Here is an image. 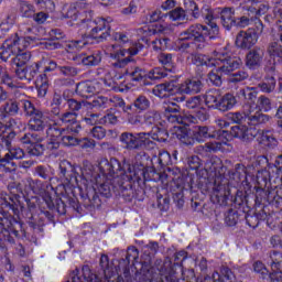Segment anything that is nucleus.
Instances as JSON below:
<instances>
[{"instance_id": "864d4df0", "label": "nucleus", "mask_w": 282, "mask_h": 282, "mask_svg": "<svg viewBox=\"0 0 282 282\" xmlns=\"http://www.w3.org/2000/svg\"><path fill=\"white\" fill-rule=\"evenodd\" d=\"M160 63L163 65L166 72L175 74V64L173 63V54L171 53H162L160 55Z\"/></svg>"}, {"instance_id": "4c0bfd02", "label": "nucleus", "mask_w": 282, "mask_h": 282, "mask_svg": "<svg viewBox=\"0 0 282 282\" xmlns=\"http://www.w3.org/2000/svg\"><path fill=\"white\" fill-rule=\"evenodd\" d=\"M221 98V94H219L218 89H210L205 95V105L208 109H217L219 107V99Z\"/></svg>"}, {"instance_id": "a19ab883", "label": "nucleus", "mask_w": 282, "mask_h": 282, "mask_svg": "<svg viewBox=\"0 0 282 282\" xmlns=\"http://www.w3.org/2000/svg\"><path fill=\"white\" fill-rule=\"evenodd\" d=\"M274 206L278 210H282V197L279 196L276 189H267L265 206Z\"/></svg>"}, {"instance_id": "aec40b11", "label": "nucleus", "mask_w": 282, "mask_h": 282, "mask_svg": "<svg viewBox=\"0 0 282 282\" xmlns=\"http://www.w3.org/2000/svg\"><path fill=\"white\" fill-rule=\"evenodd\" d=\"M36 41V37L32 36H19V33H14L9 39H7V47H12L14 54H19V52H24L26 47H30V42Z\"/></svg>"}, {"instance_id": "ea45409f", "label": "nucleus", "mask_w": 282, "mask_h": 282, "mask_svg": "<svg viewBox=\"0 0 282 282\" xmlns=\"http://www.w3.org/2000/svg\"><path fill=\"white\" fill-rule=\"evenodd\" d=\"M18 8L22 19H32L34 17V12H36L34 4L26 0H20Z\"/></svg>"}, {"instance_id": "20e7f679", "label": "nucleus", "mask_w": 282, "mask_h": 282, "mask_svg": "<svg viewBox=\"0 0 282 282\" xmlns=\"http://www.w3.org/2000/svg\"><path fill=\"white\" fill-rule=\"evenodd\" d=\"M113 193L116 195L118 193V184L116 183V180H112V182L107 181L101 183L97 188L88 186L85 192H80L83 206L89 213L100 210L102 204H107V199H111V197H113Z\"/></svg>"}, {"instance_id": "5701e85b", "label": "nucleus", "mask_w": 282, "mask_h": 282, "mask_svg": "<svg viewBox=\"0 0 282 282\" xmlns=\"http://www.w3.org/2000/svg\"><path fill=\"white\" fill-rule=\"evenodd\" d=\"M130 176L133 182L138 183V186H140V182H151L149 167L144 166L142 163H132Z\"/></svg>"}, {"instance_id": "423d86ee", "label": "nucleus", "mask_w": 282, "mask_h": 282, "mask_svg": "<svg viewBox=\"0 0 282 282\" xmlns=\"http://www.w3.org/2000/svg\"><path fill=\"white\" fill-rule=\"evenodd\" d=\"M155 91L159 93V96H162V91H165L167 96H177L178 94L180 97L174 98V100L184 102V100H186L184 94H202V91H204V83L197 77L186 79L182 84H180L177 79H172L156 85Z\"/></svg>"}, {"instance_id": "603ef678", "label": "nucleus", "mask_w": 282, "mask_h": 282, "mask_svg": "<svg viewBox=\"0 0 282 282\" xmlns=\"http://www.w3.org/2000/svg\"><path fill=\"white\" fill-rule=\"evenodd\" d=\"M270 265L273 272H282V252L281 251H270Z\"/></svg>"}, {"instance_id": "de8ad7c7", "label": "nucleus", "mask_w": 282, "mask_h": 282, "mask_svg": "<svg viewBox=\"0 0 282 282\" xmlns=\"http://www.w3.org/2000/svg\"><path fill=\"white\" fill-rule=\"evenodd\" d=\"M160 120H162V115L158 110H150L143 116V124L147 127H158Z\"/></svg>"}, {"instance_id": "09e8293b", "label": "nucleus", "mask_w": 282, "mask_h": 282, "mask_svg": "<svg viewBox=\"0 0 282 282\" xmlns=\"http://www.w3.org/2000/svg\"><path fill=\"white\" fill-rule=\"evenodd\" d=\"M132 106L134 108V113H142V111H147V109L151 107V101L147 96L139 95L132 102Z\"/></svg>"}, {"instance_id": "c03bdc74", "label": "nucleus", "mask_w": 282, "mask_h": 282, "mask_svg": "<svg viewBox=\"0 0 282 282\" xmlns=\"http://www.w3.org/2000/svg\"><path fill=\"white\" fill-rule=\"evenodd\" d=\"M274 177L272 170H261L258 171L256 176V182L258 187L267 188L270 181Z\"/></svg>"}, {"instance_id": "c756f323", "label": "nucleus", "mask_w": 282, "mask_h": 282, "mask_svg": "<svg viewBox=\"0 0 282 282\" xmlns=\"http://www.w3.org/2000/svg\"><path fill=\"white\" fill-rule=\"evenodd\" d=\"M46 127L47 123L45 122V115H43V111H36V113L31 116V119L29 120V129L31 131H44Z\"/></svg>"}, {"instance_id": "9d476101", "label": "nucleus", "mask_w": 282, "mask_h": 282, "mask_svg": "<svg viewBox=\"0 0 282 282\" xmlns=\"http://www.w3.org/2000/svg\"><path fill=\"white\" fill-rule=\"evenodd\" d=\"M119 142L127 151H142L155 147V142L151 140V132H122Z\"/></svg>"}, {"instance_id": "7c9ffc66", "label": "nucleus", "mask_w": 282, "mask_h": 282, "mask_svg": "<svg viewBox=\"0 0 282 282\" xmlns=\"http://www.w3.org/2000/svg\"><path fill=\"white\" fill-rule=\"evenodd\" d=\"M123 76H128V80L131 83H142V85H147V70L138 66H135L133 70H129V68L126 69Z\"/></svg>"}, {"instance_id": "39448f33", "label": "nucleus", "mask_w": 282, "mask_h": 282, "mask_svg": "<svg viewBox=\"0 0 282 282\" xmlns=\"http://www.w3.org/2000/svg\"><path fill=\"white\" fill-rule=\"evenodd\" d=\"M67 208H72L75 213L83 215V206L78 202V198L70 196H63V198H56L55 204L52 196L43 198V202L39 204V210L50 224L56 225L54 213H57L61 217L67 215Z\"/></svg>"}, {"instance_id": "c9c22d12", "label": "nucleus", "mask_w": 282, "mask_h": 282, "mask_svg": "<svg viewBox=\"0 0 282 282\" xmlns=\"http://www.w3.org/2000/svg\"><path fill=\"white\" fill-rule=\"evenodd\" d=\"M239 98H243L248 102V105H256L257 96H259V90L256 87H246L241 88L238 91Z\"/></svg>"}, {"instance_id": "37998d69", "label": "nucleus", "mask_w": 282, "mask_h": 282, "mask_svg": "<svg viewBox=\"0 0 282 282\" xmlns=\"http://www.w3.org/2000/svg\"><path fill=\"white\" fill-rule=\"evenodd\" d=\"M191 279H178L177 272L174 270H171L169 274H166L164 278L161 279V282H202V279L195 276V271H191Z\"/></svg>"}, {"instance_id": "ddd939ff", "label": "nucleus", "mask_w": 282, "mask_h": 282, "mask_svg": "<svg viewBox=\"0 0 282 282\" xmlns=\"http://www.w3.org/2000/svg\"><path fill=\"white\" fill-rule=\"evenodd\" d=\"M115 184H117V195H120L124 202H133V199L142 202L144 189L140 185L137 188L133 186L135 182L131 180V175L123 181L115 180Z\"/></svg>"}, {"instance_id": "6e6d98bb", "label": "nucleus", "mask_w": 282, "mask_h": 282, "mask_svg": "<svg viewBox=\"0 0 282 282\" xmlns=\"http://www.w3.org/2000/svg\"><path fill=\"white\" fill-rule=\"evenodd\" d=\"M232 138H237L232 132V126L230 127V130H214V135H212L213 140H226L227 142L232 140Z\"/></svg>"}, {"instance_id": "4468645a", "label": "nucleus", "mask_w": 282, "mask_h": 282, "mask_svg": "<svg viewBox=\"0 0 282 282\" xmlns=\"http://www.w3.org/2000/svg\"><path fill=\"white\" fill-rule=\"evenodd\" d=\"M263 33V23L259 22L256 28H249L247 31H240L235 41L236 47L239 50H252L259 41V35Z\"/></svg>"}, {"instance_id": "e2e57ef3", "label": "nucleus", "mask_w": 282, "mask_h": 282, "mask_svg": "<svg viewBox=\"0 0 282 282\" xmlns=\"http://www.w3.org/2000/svg\"><path fill=\"white\" fill-rule=\"evenodd\" d=\"M10 43H8V40L3 42V44L0 46V61H3V63H8V59L10 56H14V48H12Z\"/></svg>"}, {"instance_id": "e433bc0d", "label": "nucleus", "mask_w": 282, "mask_h": 282, "mask_svg": "<svg viewBox=\"0 0 282 282\" xmlns=\"http://www.w3.org/2000/svg\"><path fill=\"white\" fill-rule=\"evenodd\" d=\"M30 58H32V53L28 51H21L14 53V57L12 58L13 65H15L17 69H23L28 63H30Z\"/></svg>"}, {"instance_id": "f704fd0d", "label": "nucleus", "mask_w": 282, "mask_h": 282, "mask_svg": "<svg viewBox=\"0 0 282 282\" xmlns=\"http://www.w3.org/2000/svg\"><path fill=\"white\" fill-rule=\"evenodd\" d=\"M235 105H237V97L230 93H227L224 96H220L217 110L223 112L230 111Z\"/></svg>"}, {"instance_id": "7ed1b4c3", "label": "nucleus", "mask_w": 282, "mask_h": 282, "mask_svg": "<svg viewBox=\"0 0 282 282\" xmlns=\"http://www.w3.org/2000/svg\"><path fill=\"white\" fill-rule=\"evenodd\" d=\"M256 3L257 2H251V6H242V10L247 11V15H242L240 18L235 17L234 7L218 8L216 9V14L218 19H220L223 28H225L228 32H230V30H232L234 28H248V25H250V21H258L259 25V23H261L259 17L265 13L268 7L265 4H261V7L257 9V7H254Z\"/></svg>"}, {"instance_id": "69168bd1", "label": "nucleus", "mask_w": 282, "mask_h": 282, "mask_svg": "<svg viewBox=\"0 0 282 282\" xmlns=\"http://www.w3.org/2000/svg\"><path fill=\"white\" fill-rule=\"evenodd\" d=\"M156 204L162 213H166L171 208V198L169 195L163 196L162 194H156Z\"/></svg>"}, {"instance_id": "a211bd4d", "label": "nucleus", "mask_w": 282, "mask_h": 282, "mask_svg": "<svg viewBox=\"0 0 282 282\" xmlns=\"http://www.w3.org/2000/svg\"><path fill=\"white\" fill-rule=\"evenodd\" d=\"M263 56H265V53L260 46H254L253 48H250L246 54V67H248V69H251L252 72L259 69L261 65H263Z\"/></svg>"}, {"instance_id": "9b49d317", "label": "nucleus", "mask_w": 282, "mask_h": 282, "mask_svg": "<svg viewBox=\"0 0 282 282\" xmlns=\"http://www.w3.org/2000/svg\"><path fill=\"white\" fill-rule=\"evenodd\" d=\"M197 186L203 195H208V193H212V200L214 204L224 206L228 202V195H230L228 184L217 185L215 182H210L208 177H202L199 178Z\"/></svg>"}, {"instance_id": "4d7b16f0", "label": "nucleus", "mask_w": 282, "mask_h": 282, "mask_svg": "<svg viewBox=\"0 0 282 282\" xmlns=\"http://www.w3.org/2000/svg\"><path fill=\"white\" fill-rule=\"evenodd\" d=\"M2 107H3V111L7 112L8 116H17L21 107V101L9 99Z\"/></svg>"}, {"instance_id": "cd10ccee", "label": "nucleus", "mask_w": 282, "mask_h": 282, "mask_svg": "<svg viewBox=\"0 0 282 282\" xmlns=\"http://www.w3.org/2000/svg\"><path fill=\"white\" fill-rule=\"evenodd\" d=\"M73 61L77 65H85L86 67H96V65H100V62L102 61V57L100 54H93V55H84L79 54L75 57H73Z\"/></svg>"}, {"instance_id": "f03ea898", "label": "nucleus", "mask_w": 282, "mask_h": 282, "mask_svg": "<svg viewBox=\"0 0 282 282\" xmlns=\"http://www.w3.org/2000/svg\"><path fill=\"white\" fill-rule=\"evenodd\" d=\"M23 208L25 206L19 194H4L0 198V228H3L4 232L10 231L15 239L28 237V232L23 228V221L17 218L21 216Z\"/></svg>"}, {"instance_id": "bb28decb", "label": "nucleus", "mask_w": 282, "mask_h": 282, "mask_svg": "<svg viewBox=\"0 0 282 282\" xmlns=\"http://www.w3.org/2000/svg\"><path fill=\"white\" fill-rule=\"evenodd\" d=\"M15 74L20 80H34V77L39 74V63H34L30 66H23L22 68H15Z\"/></svg>"}, {"instance_id": "052dcab7", "label": "nucleus", "mask_w": 282, "mask_h": 282, "mask_svg": "<svg viewBox=\"0 0 282 282\" xmlns=\"http://www.w3.org/2000/svg\"><path fill=\"white\" fill-rule=\"evenodd\" d=\"M225 224L229 228H232V226H237V224H239V212L235 209H229L225 214Z\"/></svg>"}, {"instance_id": "1a4fd4ad", "label": "nucleus", "mask_w": 282, "mask_h": 282, "mask_svg": "<svg viewBox=\"0 0 282 282\" xmlns=\"http://www.w3.org/2000/svg\"><path fill=\"white\" fill-rule=\"evenodd\" d=\"M226 120L231 122L232 133L241 140V142H252L257 135H259V130L257 128H248V113L245 111L228 112L226 115Z\"/></svg>"}, {"instance_id": "bf43d9fd", "label": "nucleus", "mask_w": 282, "mask_h": 282, "mask_svg": "<svg viewBox=\"0 0 282 282\" xmlns=\"http://www.w3.org/2000/svg\"><path fill=\"white\" fill-rule=\"evenodd\" d=\"M269 171H272L273 177H282V154L278 155L273 163L269 164Z\"/></svg>"}, {"instance_id": "8fccbe9b", "label": "nucleus", "mask_w": 282, "mask_h": 282, "mask_svg": "<svg viewBox=\"0 0 282 282\" xmlns=\"http://www.w3.org/2000/svg\"><path fill=\"white\" fill-rule=\"evenodd\" d=\"M158 162L163 171H167V173H171L173 171V167H171L174 164L173 156H171V153H169V151L160 153Z\"/></svg>"}, {"instance_id": "680f3d73", "label": "nucleus", "mask_w": 282, "mask_h": 282, "mask_svg": "<svg viewBox=\"0 0 282 282\" xmlns=\"http://www.w3.org/2000/svg\"><path fill=\"white\" fill-rule=\"evenodd\" d=\"M29 155L33 158H41L45 153V144L37 142L28 147Z\"/></svg>"}, {"instance_id": "4be33fe9", "label": "nucleus", "mask_w": 282, "mask_h": 282, "mask_svg": "<svg viewBox=\"0 0 282 282\" xmlns=\"http://www.w3.org/2000/svg\"><path fill=\"white\" fill-rule=\"evenodd\" d=\"M59 177L65 180L67 184L78 182V173L76 172V167L68 161H62L59 163Z\"/></svg>"}, {"instance_id": "473e14b6", "label": "nucleus", "mask_w": 282, "mask_h": 282, "mask_svg": "<svg viewBox=\"0 0 282 282\" xmlns=\"http://www.w3.org/2000/svg\"><path fill=\"white\" fill-rule=\"evenodd\" d=\"M268 189L265 187H259L254 186L251 191L250 195V200H251V206L253 202V206H265V197H267Z\"/></svg>"}, {"instance_id": "0eeeda50", "label": "nucleus", "mask_w": 282, "mask_h": 282, "mask_svg": "<svg viewBox=\"0 0 282 282\" xmlns=\"http://www.w3.org/2000/svg\"><path fill=\"white\" fill-rule=\"evenodd\" d=\"M90 39L97 41V43H102L107 41L110 36V41H116L119 44V47L127 45L129 43V35L124 32H112L111 34V24L105 18H98L97 22H90Z\"/></svg>"}, {"instance_id": "393cba45", "label": "nucleus", "mask_w": 282, "mask_h": 282, "mask_svg": "<svg viewBox=\"0 0 282 282\" xmlns=\"http://www.w3.org/2000/svg\"><path fill=\"white\" fill-rule=\"evenodd\" d=\"M163 116L171 124H178L180 120H182V108L175 102H170L164 107Z\"/></svg>"}, {"instance_id": "b1692460", "label": "nucleus", "mask_w": 282, "mask_h": 282, "mask_svg": "<svg viewBox=\"0 0 282 282\" xmlns=\"http://www.w3.org/2000/svg\"><path fill=\"white\" fill-rule=\"evenodd\" d=\"M235 279V272H232V269L228 267H221L220 273L214 272L213 275L205 276L204 281L202 282H235L232 281Z\"/></svg>"}, {"instance_id": "13d9d810", "label": "nucleus", "mask_w": 282, "mask_h": 282, "mask_svg": "<svg viewBox=\"0 0 282 282\" xmlns=\"http://www.w3.org/2000/svg\"><path fill=\"white\" fill-rule=\"evenodd\" d=\"M0 164L1 166H4L6 171L9 173H14V171L19 169V163L14 162V159L6 154L3 158H0Z\"/></svg>"}, {"instance_id": "774afa93", "label": "nucleus", "mask_w": 282, "mask_h": 282, "mask_svg": "<svg viewBox=\"0 0 282 282\" xmlns=\"http://www.w3.org/2000/svg\"><path fill=\"white\" fill-rule=\"evenodd\" d=\"M269 56L271 58H282V45L279 44L278 42H273L268 46L267 50Z\"/></svg>"}, {"instance_id": "2f4dec72", "label": "nucleus", "mask_w": 282, "mask_h": 282, "mask_svg": "<svg viewBox=\"0 0 282 282\" xmlns=\"http://www.w3.org/2000/svg\"><path fill=\"white\" fill-rule=\"evenodd\" d=\"M230 180H235L237 184L248 182V170L246 165L238 163L235 165V169L229 171Z\"/></svg>"}, {"instance_id": "a878e982", "label": "nucleus", "mask_w": 282, "mask_h": 282, "mask_svg": "<svg viewBox=\"0 0 282 282\" xmlns=\"http://www.w3.org/2000/svg\"><path fill=\"white\" fill-rule=\"evenodd\" d=\"M192 133L196 142H204V140H213L214 131L210 130L207 126H199L197 123H192Z\"/></svg>"}, {"instance_id": "412c9836", "label": "nucleus", "mask_w": 282, "mask_h": 282, "mask_svg": "<svg viewBox=\"0 0 282 282\" xmlns=\"http://www.w3.org/2000/svg\"><path fill=\"white\" fill-rule=\"evenodd\" d=\"M62 144L64 147H79L80 149H94L96 147V141L89 138L78 139L72 134L64 133Z\"/></svg>"}, {"instance_id": "c85d7f7f", "label": "nucleus", "mask_w": 282, "mask_h": 282, "mask_svg": "<svg viewBox=\"0 0 282 282\" xmlns=\"http://www.w3.org/2000/svg\"><path fill=\"white\" fill-rule=\"evenodd\" d=\"M272 120L270 115L263 113L261 110L256 111L253 115H247V124L249 127H260V124H268Z\"/></svg>"}, {"instance_id": "f8f14e48", "label": "nucleus", "mask_w": 282, "mask_h": 282, "mask_svg": "<svg viewBox=\"0 0 282 282\" xmlns=\"http://www.w3.org/2000/svg\"><path fill=\"white\" fill-rule=\"evenodd\" d=\"M143 50L144 44L138 42L132 44L129 48H122L116 53H111L110 58L116 61L111 64L112 67H115V69H124L130 63L135 65V58H133V56H138Z\"/></svg>"}, {"instance_id": "5fc2aeb1", "label": "nucleus", "mask_w": 282, "mask_h": 282, "mask_svg": "<svg viewBox=\"0 0 282 282\" xmlns=\"http://www.w3.org/2000/svg\"><path fill=\"white\" fill-rule=\"evenodd\" d=\"M58 0H35V6H37L39 10H43L48 14L56 10V3Z\"/></svg>"}, {"instance_id": "58836bf2", "label": "nucleus", "mask_w": 282, "mask_h": 282, "mask_svg": "<svg viewBox=\"0 0 282 282\" xmlns=\"http://www.w3.org/2000/svg\"><path fill=\"white\" fill-rule=\"evenodd\" d=\"M192 65L196 67H210L213 57L204 53H192L191 54Z\"/></svg>"}, {"instance_id": "338daca9", "label": "nucleus", "mask_w": 282, "mask_h": 282, "mask_svg": "<svg viewBox=\"0 0 282 282\" xmlns=\"http://www.w3.org/2000/svg\"><path fill=\"white\" fill-rule=\"evenodd\" d=\"M166 72V68L164 67H155L149 72L148 78H150V80H160L162 78H166L169 76V73Z\"/></svg>"}, {"instance_id": "f3484780", "label": "nucleus", "mask_w": 282, "mask_h": 282, "mask_svg": "<svg viewBox=\"0 0 282 282\" xmlns=\"http://www.w3.org/2000/svg\"><path fill=\"white\" fill-rule=\"evenodd\" d=\"M80 4L72 3L66 13H62L63 19H72V21H79L80 23H87L88 28H91V23H97L98 20L91 21L93 10H78Z\"/></svg>"}, {"instance_id": "0e129e2a", "label": "nucleus", "mask_w": 282, "mask_h": 282, "mask_svg": "<svg viewBox=\"0 0 282 282\" xmlns=\"http://www.w3.org/2000/svg\"><path fill=\"white\" fill-rule=\"evenodd\" d=\"M257 107H259V111L268 113L269 111H272V99L268 98L265 95H262L258 98Z\"/></svg>"}, {"instance_id": "2eb2a0df", "label": "nucleus", "mask_w": 282, "mask_h": 282, "mask_svg": "<svg viewBox=\"0 0 282 282\" xmlns=\"http://www.w3.org/2000/svg\"><path fill=\"white\" fill-rule=\"evenodd\" d=\"M229 195H227V203L225 205L220 206H234V208H237L238 210H241L242 213H246V208H252V200L250 199V194L246 191L237 189V188H230V185H228Z\"/></svg>"}, {"instance_id": "a18cd8bd", "label": "nucleus", "mask_w": 282, "mask_h": 282, "mask_svg": "<svg viewBox=\"0 0 282 282\" xmlns=\"http://www.w3.org/2000/svg\"><path fill=\"white\" fill-rule=\"evenodd\" d=\"M75 91L82 98H89V94H96V86H93L91 83L80 82L76 85Z\"/></svg>"}, {"instance_id": "dca6fc26", "label": "nucleus", "mask_w": 282, "mask_h": 282, "mask_svg": "<svg viewBox=\"0 0 282 282\" xmlns=\"http://www.w3.org/2000/svg\"><path fill=\"white\" fill-rule=\"evenodd\" d=\"M215 59L221 63V66L217 68V72L221 74H230L235 72V69H239L241 67L242 62L239 57L232 56L228 53L224 52H214Z\"/></svg>"}, {"instance_id": "6ab92c4d", "label": "nucleus", "mask_w": 282, "mask_h": 282, "mask_svg": "<svg viewBox=\"0 0 282 282\" xmlns=\"http://www.w3.org/2000/svg\"><path fill=\"white\" fill-rule=\"evenodd\" d=\"M245 219L247 226L249 228H259V225L261 221H265L268 219V213H265V209H260V210H253L252 207L245 209Z\"/></svg>"}, {"instance_id": "72a5a7b5", "label": "nucleus", "mask_w": 282, "mask_h": 282, "mask_svg": "<svg viewBox=\"0 0 282 282\" xmlns=\"http://www.w3.org/2000/svg\"><path fill=\"white\" fill-rule=\"evenodd\" d=\"M176 138L186 147H193V144L196 142L195 137L193 135V128H191V126L188 128H178Z\"/></svg>"}, {"instance_id": "79ce46f5", "label": "nucleus", "mask_w": 282, "mask_h": 282, "mask_svg": "<svg viewBox=\"0 0 282 282\" xmlns=\"http://www.w3.org/2000/svg\"><path fill=\"white\" fill-rule=\"evenodd\" d=\"M131 259H138V248L133 246L128 248V251L126 252V258H121L119 260L118 268H120L121 270H129Z\"/></svg>"}, {"instance_id": "6e6552de", "label": "nucleus", "mask_w": 282, "mask_h": 282, "mask_svg": "<svg viewBox=\"0 0 282 282\" xmlns=\"http://www.w3.org/2000/svg\"><path fill=\"white\" fill-rule=\"evenodd\" d=\"M131 169H133V163L131 160L123 159L121 162L116 158H110V160L102 159L99 162V172L104 177H112V180H119L122 182L131 175Z\"/></svg>"}, {"instance_id": "3c124183", "label": "nucleus", "mask_w": 282, "mask_h": 282, "mask_svg": "<svg viewBox=\"0 0 282 282\" xmlns=\"http://www.w3.org/2000/svg\"><path fill=\"white\" fill-rule=\"evenodd\" d=\"M99 265L105 279H111V276L116 274V272L113 271V267L109 264V256L102 253L99 260Z\"/></svg>"}, {"instance_id": "49530a36", "label": "nucleus", "mask_w": 282, "mask_h": 282, "mask_svg": "<svg viewBox=\"0 0 282 282\" xmlns=\"http://www.w3.org/2000/svg\"><path fill=\"white\" fill-rule=\"evenodd\" d=\"M258 89L263 94H272L276 89V78L274 76H265L264 82L258 84Z\"/></svg>"}, {"instance_id": "f257e3e1", "label": "nucleus", "mask_w": 282, "mask_h": 282, "mask_svg": "<svg viewBox=\"0 0 282 282\" xmlns=\"http://www.w3.org/2000/svg\"><path fill=\"white\" fill-rule=\"evenodd\" d=\"M171 21H193V19H204L207 25L195 23L189 25L185 31L180 33L178 48L196 50V52H204L208 47V41H219L221 33H219V25L216 19L219 15L212 10L208 4H204L202 9L194 0H185L184 8L176 7L167 12ZM192 18V19H191Z\"/></svg>"}]
</instances>
